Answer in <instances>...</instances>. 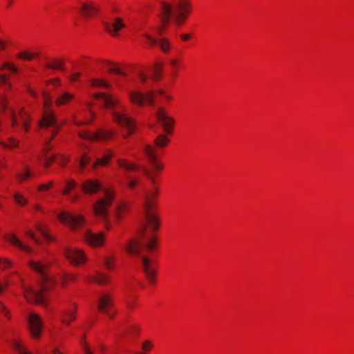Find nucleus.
Returning <instances> with one entry per match:
<instances>
[{
  "mask_svg": "<svg viewBox=\"0 0 354 354\" xmlns=\"http://www.w3.org/2000/svg\"><path fill=\"white\" fill-rule=\"evenodd\" d=\"M144 174L149 178L151 188L145 189L143 194V214L146 223L143 225L140 232L141 240L133 239L126 245L127 251L132 255L140 258L142 265V270L149 281L154 283L156 279V270L149 258L141 254L142 250L151 252L156 246V238L153 234H147V229L149 227L155 232L158 230L159 224L157 217L153 212L156 207V198L158 195L159 189L156 186L154 174L147 168L143 169Z\"/></svg>",
  "mask_w": 354,
  "mask_h": 354,
  "instance_id": "f257e3e1",
  "label": "nucleus"
},
{
  "mask_svg": "<svg viewBox=\"0 0 354 354\" xmlns=\"http://www.w3.org/2000/svg\"><path fill=\"white\" fill-rule=\"evenodd\" d=\"M192 10L190 0H173V3L162 1L160 7V18L162 24L156 28L161 35L171 19L179 27L186 20Z\"/></svg>",
  "mask_w": 354,
  "mask_h": 354,
  "instance_id": "f03ea898",
  "label": "nucleus"
},
{
  "mask_svg": "<svg viewBox=\"0 0 354 354\" xmlns=\"http://www.w3.org/2000/svg\"><path fill=\"white\" fill-rule=\"evenodd\" d=\"M49 266V262L37 260L30 261V267L32 270L39 273L41 276V289L35 290L31 287L26 286L24 288V296L26 299L32 303L39 305H45L44 291L48 288V285L52 282L50 277L46 272V269Z\"/></svg>",
  "mask_w": 354,
  "mask_h": 354,
  "instance_id": "7ed1b4c3",
  "label": "nucleus"
},
{
  "mask_svg": "<svg viewBox=\"0 0 354 354\" xmlns=\"http://www.w3.org/2000/svg\"><path fill=\"white\" fill-rule=\"evenodd\" d=\"M52 99L50 97H44L45 111L42 119L39 122V127L42 131L51 133V138H53L61 128L58 123L54 112L50 110Z\"/></svg>",
  "mask_w": 354,
  "mask_h": 354,
  "instance_id": "20e7f679",
  "label": "nucleus"
},
{
  "mask_svg": "<svg viewBox=\"0 0 354 354\" xmlns=\"http://www.w3.org/2000/svg\"><path fill=\"white\" fill-rule=\"evenodd\" d=\"M97 308L107 317L113 319L117 313L114 309L113 297L109 292H102L99 295Z\"/></svg>",
  "mask_w": 354,
  "mask_h": 354,
  "instance_id": "39448f33",
  "label": "nucleus"
},
{
  "mask_svg": "<svg viewBox=\"0 0 354 354\" xmlns=\"http://www.w3.org/2000/svg\"><path fill=\"white\" fill-rule=\"evenodd\" d=\"M8 115L10 118L11 126L12 128L17 127L20 123H21L24 130L26 131H28L30 117L23 109H21L18 114H17L13 108H9Z\"/></svg>",
  "mask_w": 354,
  "mask_h": 354,
  "instance_id": "423d86ee",
  "label": "nucleus"
},
{
  "mask_svg": "<svg viewBox=\"0 0 354 354\" xmlns=\"http://www.w3.org/2000/svg\"><path fill=\"white\" fill-rule=\"evenodd\" d=\"M113 199V194L109 191H106L104 196L98 200L93 205L95 215L102 218H106L109 215L107 208L111 205Z\"/></svg>",
  "mask_w": 354,
  "mask_h": 354,
  "instance_id": "0eeeda50",
  "label": "nucleus"
},
{
  "mask_svg": "<svg viewBox=\"0 0 354 354\" xmlns=\"http://www.w3.org/2000/svg\"><path fill=\"white\" fill-rule=\"evenodd\" d=\"M154 115L162 126L164 131L169 134L171 133L175 122L171 117L167 115L166 110L161 106H158L156 108Z\"/></svg>",
  "mask_w": 354,
  "mask_h": 354,
  "instance_id": "6e6552de",
  "label": "nucleus"
},
{
  "mask_svg": "<svg viewBox=\"0 0 354 354\" xmlns=\"http://www.w3.org/2000/svg\"><path fill=\"white\" fill-rule=\"evenodd\" d=\"M113 120L118 124L125 127L127 130V134L124 137L129 136L135 130V124L132 118L128 117L126 114L114 111L112 113Z\"/></svg>",
  "mask_w": 354,
  "mask_h": 354,
  "instance_id": "1a4fd4ad",
  "label": "nucleus"
},
{
  "mask_svg": "<svg viewBox=\"0 0 354 354\" xmlns=\"http://www.w3.org/2000/svg\"><path fill=\"white\" fill-rule=\"evenodd\" d=\"M63 252L66 258L75 266H80L86 261V257L81 250L66 248Z\"/></svg>",
  "mask_w": 354,
  "mask_h": 354,
  "instance_id": "9d476101",
  "label": "nucleus"
},
{
  "mask_svg": "<svg viewBox=\"0 0 354 354\" xmlns=\"http://www.w3.org/2000/svg\"><path fill=\"white\" fill-rule=\"evenodd\" d=\"M58 218L72 230H76L84 223V219L82 216H75L64 212L59 214Z\"/></svg>",
  "mask_w": 354,
  "mask_h": 354,
  "instance_id": "9b49d317",
  "label": "nucleus"
},
{
  "mask_svg": "<svg viewBox=\"0 0 354 354\" xmlns=\"http://www.w3.org/2000/svg\"><path fill=\"white\" fill-rule=\"evenodd\" d=\"M28 322L32 337L34 339L39 338L43 327V322L40 317L35 313H31L28 317Z\"/></svg>",
  "mask_w": 354,
  "mask_h": 354,
  "instance_id": "f8f14e48",
  "label": "nucleus"
},
{
  "mask_svg": "<svg viewBox=\"0 0 354 354\" xmlns=\"http://www.w3.org/2000/svg\"><path fill=\"white\" fill-rule=\"evenodd\" d=\"M80 137L83 139L89 140L91 141L98 140H107L115 136V133L111 131H105L104 129H99L93 133H88L87 132H80Z\"/></svg>",
  "mask_w": 354,
  "mask_h": 354,
  "instance_id": "ddd939ff",
  "label": "nucleus"
},
{
  "mask_svg": "<svg viewBox=\"0 0 354 354\" xmlns=\"http://www.w3.org/2000/svg\"><path fill=\"white\" fill-rule=\"evenodd\" d=\"M129 97L132 102L140 106H142L145 102H147L149 105H153L154 103L153 92L142 94L140 92L134 91L130 93Z\"/></svg>",
  "mask_w": 354,
  "mask_h": 354,
  "instance_id": "4468645a",
  "label": "nucleus"
},
{
  "mask_svg": "<svg viewBox=\"0 0 354 354\" xmlns=\"http://www.w3.org/2000/svg\"><path fill=\"white\" fill-rule=\"evenodd\" d=\"M143 151L145 155L147 156L148 161L152 167L157 171L162 170L163 165L158 162V158L155 152V148L151 145L145 144L143 147Z\"/></svg>",
  "mask_w": 354,
  "mask_h": 354,
  "instance_id": "2eb2a0df",
  "label": "nucleus"
},
{
  "mask_svg": "<svg viewBox=\"0 0 354 354\" xmlns=\"http://www.w3.org/2000/svg\"><path fill=\"white\" fill-rule=\"evenodd\" d=\"M94 97L102 101L104 106L110 109H114L117 106H120V100L118 98H114L112 95L104 93L95 94Z\"/></svg>",
  "mask_w": 354,
  "mask_h": 354,
  "instance_id": "dca6fc26",
  "label": "nucleus"
},
{
  "mask_svg": "<svg viewBox=\"0 0 354 354\" xmlns=\"http://www.w3.org/2000/svg\"><path fill=\"white\" fill-rule=\"evenodd\" d=\"M85 241L93 247H100L102 245L104 241V234L102 232L93 233L90 231H86L84 234Z\"/></svg>",
  "mask_w": 354,
  "mask_h": 354,
  "instance_id": "f3484780",
  "label": "nucleus"
},
{
  "mask_svg": "<svg viewBox=\"0 0 354 354\" xmlns=\"http://www.w3.org/2000/svg\"><path fill=\"white\" fill-rule=\"evenodd\" d=\"M149 41L151 46H154L158 44L161 50L165 53H169V50L171 48V44L170 41L167 38H162L159 40L152 37L149 34L145 33L143 35Z\"/></svg>",
  "mask_w": 354,
  "mask_h": 354,
  "instance_id": "a211bd4d",
  "label": "nucleus"
},
{
  "mask_svg": "<svg viewBox=\"0 0 354 354\" xmlns=\"http://www.w3.org/2000/svg\"><path fill=\"white\" fill-rule=\"evenodd\" d=\"M100 183L97 180L88 179L82 185V188L85 194H93L97 193L101 188Z\"/></svg>",
  "mask_w": 354,
  "mask_h": 354,
  "instance_id": "6ab92c4d",
  "label": "nucleus"
},
{
  "mask_svg": "<svg viewBox=\"0 0 354 354\" xmlns=\"http://www.w3.org/2000/svg\"><path fill=\"white\" fill-rule=\"evenodd\" d=\"M80 12L85 18L93 17L98 13V9L89 2H81Z\"/></svg>",
  "mask_w": 354,
  "mask_h": 354,
  "instance_id": "aec40b11",
  "label": "nucleus"
},
{
  "mask_svg": "<svg viewBox=\"0 0 354 354\" xmlns=\"http://www.w3.org/2000/svg\"><path fill=\"white\" fill-rule=\"evenodd\" d=\"M106 30L111 35L116 36L117 33L123 28L125 25L121 18H116L113 23H104Z\"/></svg>",
  "mask_w": 354,
  "mask_h": 354,
  "instance_id": "412c9836",
  "label": "nucleus"
},
{
  "mask_svg": "<svg viewBox=\"0 0 354 354\" xmlns=\"http://www.w3.org/2000/svg\"><path fill=\"white\" fill-rule=\"evenodd\" d=\"M52 139L53 138H51L50 136V139L46 141L42 151L44 158H46V161L44 164V166L46 168H48L52 162H55L57 158V155L55 154L51 156L50 157H47L48 152L52 149V147L50 145V140Z\"/></svg>",
  "mask_w": 354,
  "mask_h": 354,
  "instance_id": "4be33fe9",
  "label": "nucleus"
},
{
  "mask_svg": "<svg viewBox=\"0 0 354 354\" xmlns=\"http://www.w3.org/2000/svg\"><path fill=\"white\" fill-rule=\"evenodd\" d=\"M73 98V94L67 91H62L57 95L55 104L57 106H62L70 102Z\"/></svg>",
  "mask_w": 354,
  "mask_h": 354,
  "instance_id": "5701e85b",
  "label": "nucleus"
},
{
  "mask_svg": "<svg viewBox=\"0 0 354 354\" xmlns=\"http://www.w3.org/2000/svg\"><path fill=\"white\" fill-rule=\"evenodd\" d=\"M8 241H10L12 244L17 245L27 252H32V250L29 247L25 246L24 244H22L15 235H9L8 237Z\"/></svg>",
  "mask_w": 354,
  "mask_h": 354,
  "instance_id": "b1692460",
  "label": "nucleus"
},
{
  "mask_svg": "<svg viewBox=\"0 0 354 354\" xmlns=\"http://www.w3.org/2000/svg\"><path fill=\"white\" fill-rule=\"evenodd\" d=\"M12 347L18 354H32L24 345L17 341L12 342Z\"/></svg>",
  "mask_w": 354,
  "mask_h": 354,
  "instance_id": "393cba45",
  "label": "nucleus"
},
{
  "mask_svg": "<svg viewBox=\"0 0 354 354\" xmlns=\"http://www.w3.org/2000/svg\"><path fill=\"white\" fill-rule=\"evenodd\" d=\"M157 148H163L169 143V139L164 134H160L154 141Z\"/></svg>",
  "mask_w": 354,
  "mask_h": 354,
  "instance_id": "a878e982",
  "label": "nucleus"
},
{
  "mask_svg": "<svg viewBox=\"0 0 354 354\" xmlns=\"http://www.w3.org/2000/svg\"><path fill=\"white\" fill-rule=\"evenodd\" d=\"M118 164L121 168L126 171H135L137 169L135 165L127 162L126 160L118 159Z\"/></svg>",
  "mask_w": 354,
  "mask_h": 354,
  "instance_id": "bb28decb",
  "label": "nucleus"
},
{
  "mask_svg": "<svg viewBox=\"0 0 354 354\" xmlns=\"http://www.w3.org/2000/svg\"><path fill=\"white\" fill-rule=\"evenodd\" d=\"M92 281H95L99 285H104L109 282V278L106 275L98 272L96 277L91 278Z\"/></svg>",
  "mask_w": 354,
  "mask_h": 354,
  "instance_id": "cd10ccee",
  "label": "nucleus"
},
{
  "mask_svg": "<svg viewBox=\"0 0 354 354\" xmlns=\"http://www.w3.org/2000/svg\"><path fill=\"white\" fill-rule=\"evenodd\" d=\"M33 174L29 170L28 167L26 166L24 167V171L23 173H19L17 174V177L18 180L21 183L24 180H27L28 178L32 177Z\"/></svg>",
  "mask_w": 354,
  "mask_h": 354,
  "instance_id": "c85d7f7f",
  "label": "nucleus"
},
{
  "mask_svg": "<svg viewBox=\"0 0 354 354\" xmlns=\"http://www.w3.org/2000/svg\"><path fill=\"white\" fill-rule=\"evenodd\" d=\"M0 145L3 148L12 149L18 147V142L15 138H9L8 142L0 140Z\"/></svg>",
  "mask_w": 354,
  "mask_h": 354,
  "instance_id": "c756f323",
  "label": "nucleus"
},
{
  "mask_svg": "<svg viewBox=\"0 0 354 354\" xmlns=\"http://www.w3.org/2000/svg\"><path fill=\"white\" fill-rule=\"evenodd\" d=\"M112 157V153L111 152H108L107 153L104 154L102 158H97L96 160V162L93 165V167H96L97 165L100 166H104L106 165L110 159Z\"/></svg>",
  "mask_w": 354,
  "mask_h": 354,
  "instance_id": "7c9ffc66",
  "label": "nucleus"
},
{
  "mask_svg": "<svg viewBox=\"0 0 354 354\" xmlns=\"http://www.w3.org/2000/svg\"><path fill=\"white\" fill-rule=\"evenodd\" d=\"M13 198H14L15 202L17 205H21V206H25L28 203L27 199L19 193H15L13 195Z\"/></svg>",
  "mask_w": 354,
  "mask_h": 354,
  "instance_id": "2f4dec72",
  "label": "nucleus"
},
{
  "mask_svg": "<svg viewBox=\"0 0 354 354\" xmlns=\"http://www.w3.org/2000/svg\"><path fill=\"white\" fill-rule=\"evenodd\" d=\"M62 60H55L53 64H47L46 66L53 69L65 70L64 66L62 64Z\"/></svg>",
  "mask_w": 354,
  "mask_h": 354,
  "instance_id": "473e14b6",
  "label": "nucleus"
},
{
  "mask_svg": "<svg viewBox=\"0 0 354 354\" xmlns=\"http://www.w3.org/2000/svg\"><path fill=\"white\" fill-rule=\"evenodd\" d=\"M162 70V66L161 64H158L156 66H154V67L153 68V78L155 80H158L160 78Z\"/></svg>",
  "mask_w": 354,
  "mask_h": 354,
  "instance_id": "72a5a7b5",
  "label": "nucleus"
},
{
  "mask_svg": "<svg viewBox=\"0 0 354 354\" xmlns=\"http://www.w3.org/2000/svg\"><path fill=\"white\" fill-rule=\"evenodd\" d=\"M75 319V315L73 312L68 311L66 313L65 315L62 317V322L64 324H69L70 321H73Z\"/></svg>",
  "mask_w": 354,
  "mask_h": 354,
  "instance_id": "f704fd0d",
  "label": "nucleus"
},
{
  "mask_svg": "<svg viewBox=\"0 0 354 354\" xmlns=\"http://www.w3.org/2000/svg\"><path fill=\"white\" fill-rule=\"evenodd\" d=\"M114 261H115V258L113 257H105L104 258V266L108 269V270H113V268H114Z\"/></svg>",
  "mask_w": 354,
  "mask_h": 354,
  "instance_id": "c9c22d12",
  "label": "nucleus"
},
{
  "mask_svg": "<svg viewBox=\"0 0 354 354\" xmlns=\"http://www.w3.org/2000/svg\"><path fill=\"white\" fill-rule=\"evenodd\" d=\"M91 83L93 86H103L106 88H110V84L102 80L93 79Z\"/></svg>",
  "mask_w": 354,
  "mask_h": 354,
  "instance_id": "e433bc0d",
  "label": "nucleus"
},
{
  "mask_svg": "<svg viewBox=\"0 0 354 354\" xmlns=\"http://www.w3.org/2000/svg\"><path fill=\"white\" fill-rule=\"evenodd\" d=\"M104 63H106L107 64H110L111 66L109 68V72L115 73L117 75H122L125 76L126 73L122 71L119 68L117 67L116 64H112L109 62H104Z\"/></svg>",
  "mask_w": 354,
  "mask_h": 354,
  "instance_id": "4c0bfd02",
  "label": "nucleus"
},
{
  "mask_svg": "<svg viewBox=\"0 0 354 354\" xmlns=\"http://www.w3.org/2000/svg\"><path fill=\"white\" fill-rule=\"evenodd\" d=\"M76 186V183L74 180H70L66 183V186L65 189L63 190L62 193L65 195L69 194V193L73 190Z\"/></svg>",
  "mask_w": 354,
  "mask_h": 354,
  "instance_id": "58836bf2",
  "label": "nucleus"
},
{
  "mask_svg": "<svg viewBox=\"0 0 354 354\" xmlns=\"http://www.w3.org/2000/svg\"><path fill=\"white\" fill-rule=\"evenodd\" d=\"M37 230L41 233L46 241H51L53 238L41 226L38 225L37 227Z\"/></svg>",
  "mask_w": 354,
  "mask_h": 354,
  "instance_id": "ea45409f",
  "label": "nucleus"
},
{
  "mask_svg": "<svg viewBox=\"0 0 354 354\" xmlns=\"http://www.w3.org/2000/svg\"><path fill=\"white\" fill-rule=\"evenodd\" d=\"M89 162V158L86 155H84L80 160V169L81 171H82L84 168V167Z\"/></svg>",
  "mask_w": 354,
  "mask_h": 354,
  "instance_id": "a19ab883",
  "label": "nucleus"
},
{
  "mask_svg": "<svg viewBox=\"0 0 354 354\" xmlns=\"http://www.w3.org/2000/svg\"><path fill=\"white\" fill-rule=\"evenodd\" d=\"M76 279V276L73 274H66L64 276L62 277V283L63 285H65L67 281H74Z\"/></svg>",
  "mask_w": 354,
  "mask_h": 354,
  "instance_id": "79ce46f5",
  "label": "nucleus"
},
{
  "mask_svg": "<svg viewBox=\"0 0 354 354\" xmlns=\"http://www.w3.org/2000/svg\"><path fill=\"white\" fill-rule=\"evenodd\" d=\"M18 57L20 59H24L26 60H31L33 57L37 56V55H31L26 52L20 53L18 54Z\"/></svg>",
  "mask_w": 354,
  "mask_h": 354,
  "instance_id": "37998d69",
  "label": "nucleus"
},
{
  "mask_svg": "<svg viewBox=\"0 0 354 354\" xmlns=\"http://www.w3.org/2000/svg\"><path fill=\"white\" fill-rule=\"evenodd\" d=\"M153 347V344L150 341H145L142 343V348L144 351H149Z\"/></svg>",
  "mask_w": 354,
  "mask_h": 354,
  "instance_id": "c03bdc74",
  "label": "nucleus"
},
{
  "mask_svg": "<svg viewBox=\"0 0 354 354\" xmlns=\"http://www.w3.org/2000/svg\"><path fill=\"white\" fill-rule=\"evenodd\" d=\"M3 68L8 69L13 73H18V68L15 67L14 65L9 64V63H4L3 64Z\"/></svg>",
  "mask_w": 354,
  "mask_h": 354,
  "instance_id": "a18cd8bd",
  "label": "nucleus"
},
{
  "mask_svg": "<svg viewBox=\"0 0 354 354\" xmlns=\"http://www.w3.org/2000/svg\"><path fill=\"white\" fill-rule=\"evenodd\" d=\"M11 266V262L7 259H0V268L6 269Z\"/></svg>",
  "mask_w": 354,
  "mask_h": 354,
  "instance_id": "49530a36",
  "label": "nucleus"
},
{
  "mask_svg": "<svg viewBox=\"0 0 354 354\" xmlns=\"http://www.w3.org/2000/svg\"><path fill=\"white\" fill-rule=\"evenodd\" d=\"M0 106H1V109L3 110V111H6V110L7 109H8V102L6 98L2 97L0 100Z\"/></svg>",
  "mask_w": 354,
  "mask_h": 354,
  "instance_id": "de8ad7c7",
  "label": "nucleus"
},
{
  "mask_svg": "<svg viewBox=\"0 0 354 354\" xmlns=\"http://www.w3.org/2000/svg\"><path fill=\"white\" fill-rule=\"evenodd\" d=\"M169 64L174 68V75H176V68L178 64V60L176 59H171L169 60Z\"/></svg>",
  "mask_w": 354,
  "mask_h": 354,
  "instance_id": "09e8293b",
  "label": "nucleus"
},
{
  "mask_svg": "<svg viewBox=\"0 0 354 354\" xmlns=\"http://www.w3.org/2000/svg\"><path fill=\"white\" fill-rule=\"evenodd\" d=\"M138 185V180L136 179H129L127 181V185L130 189H134Z\"/></svg>",
  "mask_w": 354,
  "mask_h": 354,
  "instance_id": "8fccbe9b",
  "label": "nucleus"
},
{
  "mask_svg": "<svg viewBox=\"0 0 354 354\" xmlns=\"http://www.w3.org/2000/svg\"><path fill=\"white\" fill-rule=\"evenodd\" d=\"M52 185H53V182H50L48 184L41 185H40L38 189L40 192H42V191H44V190H48V189H49L50 188Z\"/></svg>",
  "mask_w": 354,
  "mask_h": 354,
  "instance_id": "3c124183",
  "label": "nucleus"
},
{
  "mask_svg": "<svg viewBox=\"0 0 354 354\" xmlns=\"http://www.w3.org/2000/svg\"><path fill=\"white\" fill-rule=\"evenodd\" d=\"M3 84L10 88V85L8 82V79L5 75H0V85Z\"/></svg>",
  "mask_w": 354,
  "mask_h": 354,
  "instance_id": "603ef678",
  "label": "nucleus"
},
{
  "mask_svg": "<svg viewBox=\"0 0 354 354\" xmlns=\"http://www.w3.org/2000/svg\"><path fill=\"white\" fill-rule=\"evenodd\" d=\"M126 208L125 205H120V206L117 207L116 209V217L118 219H119L121 217V212L123 209Z\"/></svg>",
  "mask_w": 354,
  "mask_h": 354,
  "instance_id": "864d4df0",
  "label": "nucleus"
},
{
  "mask_svg": "<svg viewBox=\"0 0 354 354\" xmlns=\"http://www.w3.org/2000/svg\"><path fill=\"white\" fill-rule=\"evenodd\" d=\"M26 235L30 238L31 239H32L35 243H39V241L38 239L36 238L35 234L30 231V230H28L26 232Z\"/></svg>",
  "mask_w": 354,
  "mask_h": 354,
  "instance_id": "5fc2aeb1",
  "label": "nucleus"
},
{
  "mask_svg": "<svg viewBox=\"0 0 354 354\" xmlns=\"http://www.w3.org/2000/svg\"><path fill=\"white\" fill-rule=\"evenodd\" d=\"M80 75L81 74L80 73H75L72 74L70 77V80L71 82L76 81L80 77Z\"/></svg>",
  "mask_w": 354,
  "mask_h": 354,
  "instance_id": "6e6d98bb",
  "label": "nucleus"
},
{
  "mask_svg": "<svg viewBox=\"0 0 354 354\" xmlns=\"http://www.w3.org/2000/svg\"><path fill=\"white\" fill-rule=\"evenodd\" d=\"M139 77H140V81L142 83H145L147 82V80H148L147 75H145L142 73H139Z\"/></svg>",
  "mask_w": 354,
  "mask_h": 354,
  "instance_id": "4d7b16f0",
  "label": "nucleus"
},
{
  "mask_svg": "<svg viewBox=\"0 0 354 354\" xmlns=\"http://www.w3.org/2000/svg\"><path fill=\"white\" fill-rule=\"evenodd\" d=\"M82 348H83V351L84 352L86 353V354H93L90 350L89 348H88V346L86 345V344H84L82 343Z\"/></svg>",
  "mask_w": 354,
  "mask_h": 354,
  "instance_id": "13d9d810",
  "label": "nucleus"
},
{
  "mask_svg": "<svg viewBox=\"0 0 354 354\" xmlns=\"http://www.w3.org/2000/svg\"><path fill=\"white\" fill-rule=\"evenodd\" d=\"M0 312L3 313L6 316H8V315L6 308L1 303H0Z\"/></svg>",
  "mask_w": 354,
  "mask_h": 354,
  "instance_id": "bf43d9fd",
  "label": "nucleus"
},
{
  "mask_svg": "<svg viewBox=\"0 0 354 354\" xmlns=\"http://www.w3.org/2000/svg\"><path fill=\"white\" fill-rule=\"evenodd\" d=\"M48 83H52L53 85H59L60 84V80L58 78H56L53 80L48 81Z\"/></svg>",
  "mask_w": 354,
  "mask_h": 354,
  "instance_id": "052dcab7",
  "label": "nucleus"
},
{
  "mask_svg": "<svg viewBox=\"0 0 354 354\" xmlns=\"http://www.w3.org/2000/svg\"><path fill=\"white\" fill-rule=\"evenodd\" d=\"M6 46V44L3 40L0 39V50H3Z\"/></svg>",
  "mask_w": 354,
  "mask_h": 354,
  "instance_id": "680f3d73",
  "label": "nucleus"
},
{
  "mask_svg": "<svg viewBox=\"0 0 354 354\" xmlns=\"http://www.w3.org/2000/svg\"><path fill=\"white\" fill-rule=\"evenodd\" d=\"M27 91H28V93L33 95V96H36V93L30 87H28L27 88Z\"/></svg>",
  "mask_w": 354,
  "mask_h": 354,
  "instance_id": "e2e57ef3",
  "label": "nucleus"
},
{
  "mask_svg": "<svg viewBox=\"0 0 354 354\" xmlns=\"http://www.w3.org/2000/svg\"><path fill=\"white\" fill-rule=\"evenodd\" d=\"M190 35L189 34H187V35H181V37L183 40H188L190 39Z\"/></svg>",
  "mask_w": 354,
  "mask_h": 354,
  "instance_id": "0e129e2a",
  "label": "nucleus"
},
{
  "mask_svg": "<svg viewBox=\"0 0 354 354\" xmlns=\"http://www.w3.org/2000/svg\"><path fill=\"white\" fill-rule=\"evenodd\" d=\"M58 163L62 165V166H64L65 165V160H64V158L63 157H61V159L60 160L58 161Z\"/></svg>",
  "mask_w": 354,
  "mask_h": 354,
  "instance_id": "69168bd1",
  "label": "nucleus"
},
{
  "mask_svg": "<svg viewBox=\"0 0 354 354\" xmlns=\"http://www.w3.org/2000/svg\"><path fill=\"white\" fill-rule=\"evenodd\" d=\"M78 198H79V197H78L77 196H73V197L71 198V201H72L73 202H75V201H76L78 199Z\"/></svg>",
  "mask_w": 354,
  "mask_h": 354,
  "instance_id": "338daca9",
  "label": "nucleus"
},
{
  "mask_svg": "<svg viewBox=\"0 0 354 354\" xmlns=\"http://www.w3.org/2000/svg\"><path fill=\"white\" fill-rule=\"evenodd\" d=\"M53 354H62L61 352H59L58 350L55 349L53 351Z\"/></svg>",
  "mask_w": 354,
  "mask_h": 354,
  "instance_id": "774afa93",
  "label": "nucleus"
}]
</instances>
